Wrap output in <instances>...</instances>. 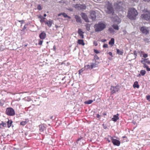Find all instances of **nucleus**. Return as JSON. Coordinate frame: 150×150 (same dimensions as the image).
I'll list each match as a JSON object with an SVG mask.
<instances>
[{
  "label": "nucleus",
  "mask_w": 150,
  "mask_h": 150,
  "mask_svg": "<svg viewBox=\"0 0 150 150\" xmlns=\"http://www.w3.org/2000/svg\"><path fill=\"white\" fill-rule=\"evenodd\" d=\"M138 14L137 11L134 8H129L128 10L127 17L131 20H134L136 18Z\"/></svg>",
  "instance_id": "f257e3e1"
},
{
  "label": "nucleus",
  "mask_w": 150,
  "mask_h": 150,
  "mask_svg": "<svg viewBox=\"0 0 150 150\" xmlns=\"http://www.w3.org/2000/svg\"><path fill=\"white\" fill-rule=\"evenodd\" d=\"M105 7V11L107 13L112 14L114 13V10L112 4L109 1L106 2Z\"/></svg>",
  "instance_id": "f03ea898"
},
{
  "label": "nucleus",
  "mask_w": 150,
  "mask_h": 150,
  "mask_svg": "<svg viewBox=\"0 0 150 150\" xmlns=\"http://www.w3.org/2000/svg\"><path fill=\"white\" fill-rule=\"evenodd\" d=\"M90 17L93 21L96 20V12L94 11H92L90 13Z\"/></svg>",
  "instance_id": "1a4fd4ad"
},
{
  "label": "nucleus",
  "mask_w": 150,
  "mask_h": 150,
  "mask_svg": "<svg viewBox=\"0 0 150 150\" xmlns=\"http://www.w3.org/2000/svg\"><path fill=\"white\" fill-rule=\"evenodd\" d=\"M43 21L46 24H47L48 26L50 28L51 27L52 24L53 23L52 21L50 19L49 21H46L45 20H43Z\"/></svg>",
  "instance_id": "f8f14e48"
},
{
  "label": "nucleus",
  "mask_w": 150,
  "mask_h": 150,
  "mask_svg": "<svg viewBox=\"0 0 150 150\" xmlns=\"http://www.w3.org/2000/svg\"><path fill=\"white\" fill-rule=\"evenodd\" d=\"M120 87L119 86H112L110 88L112 94H113L116 92L118 91Z\"/></svg>",
  "instance_id": "0eeeda50"
},
{
  "label": "nucleus",
  "mask_w": 150,
  "mask_h": 150,
  "mask_svg": "<svg viewBox=\"0 0 150 150\" xmlns=\"http://www.w3.org/2000/svg\"><path fill=\"white\" fill-rule=\"evenodd\" d=\"M82 18L86 22H89L88 19V18L87 16L84 13H82L81 14Z\"/></svg>",
  "instance_id": "9d476101"
},
{
  "label": "nucleus",
  "mask_w": 150,
  "mask_h": 150,
  "mask_svg": "<svg viewBox=\"0 0 150 150\" xmlns=\"http://www.w3.org/2000/svg\"><path fill=\"white\" fill-rule=\"evenodd\" d=\"M84 70V68H82L81 69L79 70V71L81 72H82Z\"/></svg>",
  "instance_id": "de8ad7c7"
},
{
  "label": "nucleus",
  "mask_w": 150,
  "mask_h": 150,
  "mask_svg": "<svg viewBox=\"0 0 150 150\" xmlns=\"http://www.w3.org/2000/svg\"><path fill=\"white\" fill-rule=\"evenodd\" d=\"M133 86L134 88H139V86L138 84V82L137 81H135L134 83Z\"/></svg>",
  "instance_id": "4be33fe9"
},
{
  "label": "nucleus",
  "mask_w": 150,
  "mask_h": 150,
  "mask_svg": "<svg viewBox=\"0 0 150 150\" xmlns=\"http://www.w3.org/2000/svg\"><path fill=\"white\" fill-rule=\"evenodd\" d=\"M108 54H109L110 56H111L112 57H113V55H112V52H108Z\"/></svg>",
  "instance_id": "09e8293b"
},
{
  "label": "nucleus",
  "mask_w": 150,
  "mask_h": 150,
  "mask_svg": "<svg viewBox=\"0 0 150 150\" xmlns=\"http://www.w3.org/2000/svg\"><path fill=\"white\" fill-rule=\"evenodd\" d=\"M112 26L114 29L116 30H118L119 29V27L116 24H114L112 25Z\"/></svg>",
  "instance_id": "a878e982"
},
{
  "label": "nucleus",
  "mask_w": 150,
  "mask_h": 150,
  "mask_svg": "<svg viewBox=\"0 0 150 150\" xmlns=\"http://www.w3.org/2000/svg\"><path fill=\"white\" fill-rule=\"evenodd\" d=\"M146 69L147 71H150V68H149L148 67L146 68Z\"/></svg>",
  "instance_id": "3c124183"
},
{
  "label": "nucleus",
  "mask_w": 150,
  "mask_h": 150,
  "mask_svg": "<svg viewBox=\"0 0 150 150\" xmlns=\"http://www.w3.org/2000/svg\"><path fill=\"white\" fill-rule=\"evenodd\" d=\"M13 121L11 120H10V127H12V128L14 127L13 125L12 124Z\"/></svg>",
  "instance_id": "c9c22d12"
},
{
  "label": "nucleus",
  "mask_w": 150,
  "mask_h": 150,
  "mask_svg": "<svg viewBox=\"0 0 150 150\" xmlns=\"http://www.w3.org/2000/svg\"><path fill=\"white\" fill-rule=\"evenodd\" d=\"M62 15V13H59L58 14V16H60L61 15Z\"/></svg>",
  "instance_id": "bf43d9fd"
},
{
  "label": "nucleus",
  "mask_w": 150,
  "mask_h": 150,
  "mask_svg": "<svg viewBox=\"0 0 150 150\" xmlns=\"http://www.w3.org/2000/svg\"><path fill=\"white\" fill-rule=\"evenodd\" d=\"M94 44L96 46L97 45V43H96L95 42H94Z\"/></svg>",
  "instance_id": "13d9d810"
},
{
  "label": "nucleus",
  "mask_w": 150,
  "mask_h": 150,
  "mask_svg": "<svg viewBox=\"0 0 150 150\" xmlns=\"http://www.w3.org/2000/svg\"><path fill=\"white\" fill-rule=\"evenodd\" d=\"M123 3L121 1H118L115 4V8L117 10H121L123 8Z\"/></svg>",
  "instance_id": "39448f33"
},
{
  "label": "nucleus",
  "mask_w": 150,
  "mask_h": 150,
  "mask_svg": "<svg viewBox=\"0 0 150 150\" xmlns=\"http://www.w3.org/2000/svg\"><path fill=\"white\" fill-rule=\"evenodd\" d=\"M39 18L40 19V21L41 23H42V22H44L43 21V20H44V19H45V18H44L41 16H40L39 17Z\"/></svg>",
  "instance_id": "7c9ffc66"
},
{
  "label": "nucleus",
  "mask_w": 150,
  "mask_h": 150,
  "mask_svg": "<svg viewBox=\"0 0 150 150\" xmlns=\"http://www.w3.org/2000/svg\"><path fill=\"white\" fill-rule=\"evenodd\" d=\"M134 55H135V57H136V56H137V53L135 51H134Z\"/></svg>",
  "instance_id": "a18cd8bd"
},
{
  "label": "nucleus",
  "mask_w": 150,
  "mask_h": 150,
  "mask_svg": "<svg viewBox=\"0 0 150 150\" xmlns=\"http://www.w3.org/2000/svg\"><path fill=\"white\" fill-rule=\"evenodd\" d=\"M55 27L56 28H57L58 27V26L57 25H55Z\"/></svg>",
  "instance_id": "338daca9"
},
{
  "label": "nucleus",
  "mask_w": 150,
  "mask_h": 150,
  "mask_svg": "<svg viewBox=\"0 0 150 150\" xmlns=\"http://www.w3.org/2000/svg\"><path fill=\"white\" fill-rule=\"evenodd\" d=\"M94 52L96 54H98L100 52L98 50H94Z\"/></svg>",
  "instance_id": "a19ab883"
},
{
  "label": "nucleus",
  "mask_w": 150,
  "mask_h": 150,
  "mask_svg": "<svg viewBox=\"0 0 150 150\" xmlns=\"http://www.w3.org/2000/svg\"><path fill=\"white\" fill-rule=\"evenodd\" d=\"M144 40L146 42H148L149 41V39L146 38L144 39Z\"/></svg>",
  "instance_id": "8fccbe9b"
},
{
  "label": "nucleus",
  "mask_w": 150,
  "mask_h": 150,
  "mask_svg": "<svg viewBox=\"0 0 150 150\" xmlns=\"http://www.w3.org/2000/svg\"><path fill=\"white\" fill-rule=\"evenodd\" d=\"M143 57L144 58H146L148 57V54H143Z\"/></svg>",
  "instance_id": "37998d69"
},
{
  "label": "nucleus",
  "mask_w": 150,
  "mask_h": 150,
  "mask_svg": "<svg viewBox=\"0 0 150 150\" xmlns=\"http://www.w3.org/2000/svg\"><path fill=\"white\" fill-rule=\"evenodd\" d=\"M42 42H43L42 40H40L38 43V45H41L42 44Z\"/></svg>",
  "instance_id": "58836bf2"
},
{
  "label": "nucleus",
  "mask_w": 150,
  "mask_h": 150,
  "mask_svg": "<svg viewBox=\"0 0 150 150\" xmlns=\"http://www.w3.org/2000/svg\"><path fill=\"white\" fill-rule=\"evenodd\" d=\"M146 71L144 70H141L140 71V73L142 76H144L146 74Z\"/></svg>",
  "instance_id": "c85d7f7f"
},
{
  "label": "nucleus",
  "mask_w": 150,
  "mask_h": 150,
  "mask_svg": "<svg viewBox=\"0 0 150 150\" xmlns=\"http://www.w3.org/2000/svg\"><path fill=\"white\" fill-rule=\"evenodd\" d=\"M146 98L148 100L150 101L149 100L150 99V95L146 96Z\"/></svg>",
  "instance_id": "c03bdc74"
},
{
  "label": "nucleus",
  "mask_w": 150,
  "mask_h": 150,
  "mask_svg": "<svg viewBox=\"0 0 150 150\" xmlns=\"http://www.w3.org/2000/svg\"><path fill=\"white\" fill-rule=\"evenodd\" d=\"M95 58L96 59L98 60L99 59V58L96 55L94 56V59Z\"/></svg>",
  "instance_id": "79ce46f5"
},
{
  "label": "nucleus",
  "mask_w": 150,
  "mask_h": 150,
  "mask_svg": "<svg viewBox=\"0 0 150 150\" xmlns=\"http://www.w3.org/2000/svg\"><path fill=\"white\" fill-rule=\"evenodd\" d=\"M75 18L76 19V21L78 23H81V19L80 17L77 15L74 16Z\"/></svg>",
  "instance_id": "f3484780"
},
{
  "label": "nucleus",
  "mask_w": 150,
  "mask_h": 150,
  "mask_svg": "<svg viewBox=\"0 0 150 150\" xmlns=\"http://www.w3.org/2000/svg\"><path fill=\"white\" fill-rule=\"evenodd\" d=\"M103 47L104 48H108V44H104V45L103 46Z\"/></svg>",
  "instance_id": "4c0bfd02"
},
{
  "label": "nucleus",
  "mask_w": 150,
  "mask_h": 150,
  "mask_svg": "<svg viewBox=\"0 0 150 150\" xmlns=\"http://www.w3.org/2000/svg\"><path fill=\"white\" fill-rule=\"evenodd\" d=\"M93 102V101L92 100H86L84 102V103L85 104H91Z\"/></svg>",
  "instance_id": "393cba45"
},
{
  "label": "nucleus",
  "mask_w": 150,
  "mask_h": 150,
  "mask_svg": "<svg viewBox=\"0 0 150 150\" xmlns=\"http://www.w3.org/2000/svg\"><path fill=\"white\" fill-rule=\"evenodd\" d=\"M9 120H8V121H7V123H8V127H9Z\"/></svg>",
  "instance_id": "5fc2aeb1"
},
{
  "label": "nucleus",
  "mask_w": 150,
  "mask_h": 150,
  "mask_svg": "<svg viewBox=\"0 0 150 150\" xmlns=\"http://www.w3.org/2000/svg\"><path fill=\"white\" fill-rule=\"evenodd\" d=\"M109 44L111 46H113L114 44V39L113 38L111 39L110 40L109 42Z\"/></svg>",
  "instance_id": "412c9836"
},
{
  "label": "nucleus",
  "mask_w": 150,
  "mask_h": 150,
  "mask_svg": "<svg viewBox=\"0 0 150 150\" xmlns=\"http://www.w3.org/2000/svg\"><path fill=\"white\" fill-rule=\"evenodd\" d=\"M99 64V62L98 61H96V60H95V62L94 63H92L91 64V68H95L97 67L98 65Z\"/></svg>",
  "instance_id": "dca6fc26"
},
{
  "label": "nucleus",
  "mask_w": 150,
  "mask_h": 150,
  "mask_svg": "<svg viewBox=\"0 0 150 150\" xmlns=\"http://www.w3.org/2000/svg\"><path fill=\"white\" fill-rule=\"evenodd\" d=\"M81 72H80L79 71V74H81Z\"/></svg>",
  "instance_id": "774afa93"
},
{
  "label": "nucleus",
  "mask_w": 150,
  "mask_h": 150,
  "mask_svg": "<svg viewBox=\"0 0 150 150\" xmlns=\"http://www.w3.org/2000/svg\"><path fill=\"white\" fill-rule=\"evenodd\" d=\"M62 15L64 18H68L69 19H70L71 17L70 16H68L66 13H62Z\"/></svg>",
  "instance_id": "bb28decb"
},
{
  "label": "nucleus",
  "mask_w": 150,
  "mask_h": 150,
  "mask_svg": "<svg viewBox=\"0 0 150 150\" xmlns=\"http://www.w3.org/2000/svg\"><path fill=\"white\" fill-rule=\"evenodd\" d=\"M15 114V111L12 108H10V116H13Z\"/></svg>",
  "instance_id": "aec40b11"
},
{
  "label": "nucleus",
  "mask_w": 150,
  "mask_h": 150,
  "mask_svg": "<svg viewBox=\"0 0 150 150\" xmlns=\"http://www.w3.org/2000/svg\"><path fill=\"white\" fill-rule=\"evenodd\" d=\"M141 17L146 20H148L150 18V16L147 14H142Z\"/></svg>",
  "instance_id": "ddd939ff"
},
{
  "label": "nucleus",
  "mask_w": 150,
  "mask_h": 150,
  "mask_svg": "<svg viewBox=\"0 0 150 150\" xmlns=\"http://www.w3.org/2000/svg\"><path fill=\"white\" fill-rule=\"evenodd\" d=\"M119 114L117 113L116 115H115L113 116V117L112 118V120L114 122H116L117 120L119 119L118 116Z\"/></svg>",
  "instance_id": "2eb2a0df"
},
{
  "label": "nucleus",
  "mask_w": 150,
  "mask_h": 150,
  "mask_svg": "<svg viewBox=\"0 0 150 150\" xmlns=\"http://www.w3.org/2000/svg\"><path fill=\"white\" fill-rule=\"evenodd\" d=\"M94 1H100L101 0H94Z\"/></svg>",
  "instance_id": "680f3d73"
},
{
  "label": "nucleus",
  "mask_w": 150,
  "mask_h": 150,
  "mask_svg": "<svg viewBox=\"0 0 150 150\" xmlns=\"http://www.w3.org/2000/svg\"><path fill=\"white\" fill-rule=\"evenodd\" d=\"M37 8L39 10H40L42 9L40 5L38 6Z\"/></svg>",
  "instance_id": "ea45409f"
},
{
  "label": "nucleus",
  "mask_w": 150,
  "mask_h": 150,
  "mask_svg": "<svg viewBox=\"0 0 150 150\" xmlns=\"http://www.w3.org/2000/svg\"><path fill=\"white\" fill-rule=\"evenodd\" d=\"M142 63L143 64V67L144 68H147L148 67V65H147L146 64V63Z\"/></svg>",
  "instance_id": "e433bc0d"
},
{
  "label": "nucleus",
  "mask_w": 150,
  "mask_h": 150,
  "mask_svg": "<svg viewBox=\"0 0 150 150\" xmlns=\"http://www.w3.org/2000/svg\"><path fill=\"white\" fill-rule=\"evenodd\" d=\"M46 34L44 31L41 32L39 35L40 39L42 40L46 38Z\"/></svg>",
  "instance_id": "9b49d317"
},
{
  "label": "nucleus",
  "mask_w": 150,
  "mask_h": 150,
  "mask_svg": "<svg viewBox=\"0 0 150 150\" xmlns=\"http://www.w3.org/2000/svg\"><path fill=\"white\" fill-rule=\"evenodd\" d=\"M100 115L99 114H98L97 115L96 117L97 118H99L100 117Z\"/></svg>",
  "instance_id": "6e6d98bb"
},
{
  "label": "nucleus",
  "mask_w": 150,
  "mask_h": 150,
  "mask_svg": "<svg viewBox=\"0 0 150 150\" xmlns=\"http://www.w3.org/2000/svg\"><path fill=\"white\" fill-rule=\"evenodd\" d=\"M47 15L46 14H44V16L45 17Z\"/></svg>",
  "instance_id": "69168bd1"
},
{
  "label": "nucleus",
  "mask_w": 150,
  "mask_h": 150,
  "mask_svg": "<svg viewBox=\"0 0 150 150\" xmlns=\"http://www.w3.org/2000/svg\"><path fill=\"white\" fill-rule=\"evenodd\" d=\"M141 76V74H139L137 76Z\"/></svg>",
  "instance_id": "0e129e2a"
},
{
  "label": "nucleus",
  "mask_w": 150,
  "mask_h": 150,
  "mask_svg": "<svg viewBox=\"0 0 150 150\" xmlns=\"http://www.w3.org/2000/svg\"><path fill=\"white\" fill-rule=\"evenodd\" d=\"M27 122L26 121V120L25 121H22L20 123V125L22 126L25 125L27 123Z\"/></svg>",
  "instance_id": "cd10ccee"
},
{
  "label": "nucleus",
  "mask_w": 150,
  "mask_h": 150,
  "mask_svg": "<svg viewBox=\"0 0 150 150\" xmlns=\"http://www.w3.org/2000/svg\"><path fill=\"white\" fill-rule=\"evenodd\" d=\"M39 130L41 132H43L46 129V127L45 125L43 124L39 125Z\"/></svg>",
  "instance_id": "4468645a"
},
{
  "label": "nucleus",
  "mask_w": 150,
  "mask_h": 150,
  "mask_svg": "<svg viewBox=\"0 0 150 150\" xmlns=\"http://www.w3.org/2000/svg\"><path fill=\"white\" fill-rule=\"evenodd\" d=\"M117 53L119 55H122L123 54V52L122 51L118 49H116Z\"/></svg>",
  "instance_id": "5701e85b"
},
{
  "label": "nucleus",
  "mask_w": 150,
  "mask_h": 150,
  "mask_svg": "<svg viewBox=\"0 0 150 150\" xmlns=\"http://www.w3.org/2000/svg\"><path fill=\"white\" fill-rule=\"evenodd\" d=\"M117 19L116 20V21H117V22H118V23H119L120 22L118 20H119V19L118 17H117Z\"/></svg>",
  "instance_id": "4d7b16f0"
},
{
  "label": "nucleus",
  "mask_w": 150,
  "mask_h": 150,
  "mask_svg": "<svg viewBox=\"0 0 150 150\" xmlns=\"http://www.w3.org/2000/svg\"><path fill=\"white\" fill-rule=\"evenodd\" d=\"M74 7L79 10L85 9L86 8V6L84 4H76L75 5Z\"/></svg>",
  "instance_id": "423d86ee"
},
{
  "label": "nucleus",
  "mask_w": 150,
  "mask_h": 150,
  "mask_svg": "<svg viewBox=\"0 0 150 150\" xmlns=\"http://www.w3.org/2000/svg\"><path fill=\"white\" fill-rule=\"evenodd\" d=\"M133 1H135V2H138V0H132Z\"/></svg>",
  "instance_id": "e2e57ef3"
},
{
  "label": "nucleus",
  "mask_w": 150,
  "mask_h": 150,
  "mask_svg": "<svg viewBox=\"0 0 150 150\" xmlns=\"http://www.w3.org/2000/svg\"><path fill=\"white\" fill-rule=\"evenodd\" d=\"M106 41V39H103L101 40V41L103 42H104Z\"/></svg>",
  "instance_id": "864d4df0"
},
{
  "label": "nucleus",
  "mask_w": 150,
  "mask_h": 150,
  "mask_svg": "<svg viewBox=\"0 0 150 150\" xmlns=\"http://www.w3.org/2000/svg\"><path fill=\"white\" fill-rule=\"evenodd\" d=\"M110 139L113 144L115 146H119L120 144V142L118 140L114 139L112 137L110 136Z\"/></svg>",
  "instance_id": "20e7f679"
},
{
  "label": "nucleus",
  "mask_w": 150,
  "mask_h": 150,
  "mask_svg": "<svg viewBox=\"0 0 150 150\" xmlns=\"http://www.w3.org/2000/svg\"><path fill=\"white\" fill-rule=\"evenodd\" d=\"M109 31H110V32L111 33H112V32H114V30H113V29L112 28H110L109 29Z\"/></svg>",
  "instance_id": "f704fd0d"
},
{
  "label": "nucleus",
  "mask_w": 150,
  "mask_h": 150,
  "mask_svg": "<svg viewBox=\"0 0 150 150\" xmlns=\"http://www.w3.org/2000/svg\"><path fill=\"white\" fill-rule=\"evenodd\" d=\"M4 105V103L3 102L0 101V106H3Z\"/></svg>",
  "instance_id": "49530a36"
},
{
  "label": "nucleus",
  "mask_w": 150,
  "mask_h": 150,
  "mask_svg": "<svg viewBox=\"0 0 150 150\" xmlns=\"http://www.w3.org/2000/svg\"><path fill=\"white\" fill-rule=\"evenodd\" d=\"M77 43L79 45H84L85 43L84 42L83 40L82 39L78 40L77 41Z\"/></svg>",
  "instance_id": "6ab92c4d"
},
{
  "label": "nucleus",
  "mask_w": 150,
  "mask_h": 150,
  "mask_svg": "<svg viewBox=\"0 0 150 150\" xmlns=\"http://www.w3.org/2000/svg\"><path fill=\"white\" fill-rule=\"evenodd\" d=\"M141 62L142 63H147L149 64H150V61H148L147 59H145L143 60H142L141 61Z\"/></svg>",
  "instance_id": "b1692460"
},
{
  "label": "nucleus",
  "mask_w": 150,
  "mask_h": 150,
  "mask_svg": "<svg viewBox=\"0 0 150 150\" xmlns=\"http://www.w3.org/2000/svg\"><path fill=\"white\" fill-rule=\"evenodd\" d=\"M86 29L88 31L90 30V25L89 24H87L86 25Z\"/></svg>",
  "instance_id": "473e14b6"
},
{
  "label": "nucleus",
  "mask_w": 150,
  "mask_h": 150,
  "mask_svg": "<svg viewBox=\"0 0 150 150\" xmlns=\"http://www.w3.org/2000/svg\"><path fill=\"white\" fill-rule=\"evenodd\" d=\"M84 33L82 31L81 29H79L78 30V33L79 35L82 38H84V35L83 33Z\"/></svg>",
  "instance_id": "a211bd4d"
},
{
  "label": "nucleus",
  "mask_w": 150,
  "mask_h": 150,
  "mask_svg": "<svg viewBox=\"0 0 150 150\" xmlns=\"http://www.w3.org/2000/svg\"><path fill=\"white\" fill-rule=\"evenodd\" d=\"M0 124L3 127H5L6 126V124L3 122H2V123Z\"/></svg>",
  "instance_id": "72a5a7b5"
},
{
  "label": "nucleus",
  "mask_w": 150,
  "mask_h": 150,
  "mask_svg": "<svg viewBox=\"0 0 150 150\" xmlns=\"http://www.w3.org/2000/svg\"><path fill=\"white\" fill-rule=\"evenodd\" d=\"M106 27L105 24L101 22L95 24L94 26L95 31L96 32H100L103 30Z\"/></svg>",
  "instance_id": "7ed1b4c3"
},
{
  "label": "nucleus",
  "mask_w": 150,
  "mask_h": 150,
  "mask_svg": "<svg viewBox=\"0 0 150 150\" xmlns=\"http://www.w3.org/2000/svg\"><path fill=\"white\" fill-rule=\"evenodd\" d=\"M140 31L144 34L147 35L149 33L148 28L146 27L143 26L140 28Z\"/></svg>",
  "instance_id": "6e6552de"
},
{
  "label": "nucleus",
  "mask_w": 150,
  "mask_h": 150,
  "mask_svg": "<svg viewBox=\"0 0 150 150\" xmlns=\"http://www.w3.org/2000/svg\"><path fill=\"white\" fill-rule=\"evenodd\" d=\"M144 1H145L146 2H149L150 1V0H143Z\"/></svg>",
  "instance_id": "052dcab7"
},
{
  "label": "nucleus",
  "mask_w": 150,
  "mask_h": 150,
  "mask_svg": "<svg viewBox=\"0 0 150 150\" xmlns=\"http://www.w3.org/2000/svg\"><path fill=\"white\" fill-rule=\"evenodd\" d=\"M85 67L86 68V69L87 70L88 69H92L93 68H91V64L90 65L89 64L87 65L86 66H85Z\"/></svg>",
  "instance_id": "c756f323"
},
{
  "label": "nucleus",
  "mask_w": 150,
  "mask_h": 150,
  "mask_svg": "<svg viewBox=\"0 0 150 150\" xmlns=\"http://www.w3.org/2000/svg\"><path fill=\"white\" fill-rule=\"evenodd\" d=\"M19 22H21V24H22L24 23V21L23 20H22L21 21H19Z\"/></svg>",
  "instance_id": "603ef678"
},
{
  "label": "nucleus",
  "mask_w": 150,
  "mask_h": 150,
  "mask_svg": "<svg viewBox=\"0 0 150 150\" xmlns=\"http://www.w3.org/2000/svg\"><path fill=\"white\" fill-rule=\"evenodd\" d=\"M6 113L7 115H9V108H8L6 110Z\"/></svg>",
  "instance_id": "2f4dec72"
}]
</instances>
